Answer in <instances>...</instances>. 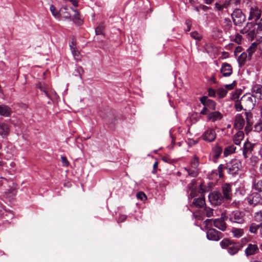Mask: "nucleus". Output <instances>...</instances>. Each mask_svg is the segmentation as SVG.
I'll return each instance as SVG.
<instances>
[{"mask_svg": "<svg viewBox=\"0 0 262 262\" xmlns=\"http://www.w3.org/2000/svg\"><path fill=\"white\" fill-rule=\"evenodd\" d=\"M243 51V48L240 46H237L235 47V49L234 51V54L235 56H237V54L242 52Z\"/></svg>", "mask_w": 262, "mask_h": 262, "instance_id": "obj_52", "label": "nucleus"}, {"mask_svg": "<svg viewBox=\"0 0 262 262\" xmlns=\"http://www.w3.org/2000/svg\"><path fill=\"white\" fill-rule=\"evenodd\" d=\"M227 219L225 213H222L220 218L216 219L213 221V225L216 228L224 231L227 228V224L225 222V219Z\"/></svg>", "mask_w": 262, "mask_h": 262, "instance_id": "obj_9", "label": "nucleus"}, {"mask_svg": "<svg viewBox=\"0 0 262 262\" xmlns=\"http://www.w3.org/2000/svg\"><path fill=\"white\" fill-rule=\"evenodd\" d=\"M37 88H38L41 91L44 92L48 90V86L45 83H39L37 85Z\"/></svg>", "mask_w": 262, "mask_h": 262, "instance_id": "obj_46", "label": "nucleus"}, {"mask_svg": "<svg viewBox=\"0 0 262 262\" xmlns=\"http://www.w3.org/2000/svg\"><path fill=\"white\" fill-rule=\"evenodd\" d=\"M255 145V143H252L248 140L244 143L243 147V155L245 159H247L252 154Z\"/></svg>", "mask_w": 262, "mask_h": 262, "instance_id": "obj_11", "label": "nucleus"}, {"mask_svg": "<svg viewBox=\"0 0 262 262\" xmlns=\"http://www.w3.org/2000/svg\"><path fill=\"white\" fill-rule=\"evenodd\" d=\"M216 134L213 128H208L202 135V138L203 140L211 142L215 140Z\"/></svg>", "mask_w": 262, "mask_h": 262, "instance_id": "obj_13", "label": "nucleus"}, {"mask_svg": "<svg viewBox=\"0 0 262 262\" xmlns=\"http://www.w3.org/2000/svg\"><path fill=\"white\" fill-rule=\"evenodd\" d=\"M196 182L195 180H192L191 182L188 185L187 187L189 190L193 189V187L196 185Z\"/></svg>", "mask_w": 262, "mask_h": 262, "instance_id": "obj_59", "label": "nucleus"}, {"mask_svg": "<svg viewBox=\"0 0 262 262\" xmlns=\"http://www.w3.org/2000/svg\"><path fill=\"white\" fill-rule=\"evenodd\" d=\"M261 10L256 5L250 6L249 20L254 19L255 21L258 20L261 16Z\"/></svg>", "mask_w": 262, "mask_h": 262, "instance_id": "obj_14", "label": "nucleus"}, {"mask_svg": "<svg viewBox=\"0 0 262 262\" xmlns=\"http://www.w3.org/2000/svg\"><path fill=\"white\" fill-rule=\"evenodd\" d=\"M250 161L251 163L255 164L258 161V158L255 156H252L250 158Z\"/></svg>", "mask_w": 262, "mask_h": 262, "instance_id": "obj_57", "label": "nucleus"}, {"mask_svg": "<svg viewBox=\"0 0 262 262\" xmlns=\"http://www.w3.org/2000/svg\"><path fill=\"white\" fill-rule=\"evenodd\" d=\"M240 164L236 159H233L226 164V169L229 174L234 175L236 174L240 169Z\"/></svg>", "mask_w": 262, "mask_h": 262, "instance_id": "obj_7", "label": "nucleus"}, {"mask_svg": "<svg viewBox=\"0 0 262 262\" xmlns=\"http://www.w3.org/2000/svg\"><path fill=\"white\" fill-rule=\"evenodd\" d=\"M210 113L209 110L205 106L203 108V110L201 111L200 114L203 115H207L208 116V114Z\"/></svg>", "mask_w": 262, "mask_h": 262, "instance_id": "obj_51", "label": "nucleus"}, {"mask_svg": "<svg viewBox=\"0 0 262 262\" xmlns=\"http://www.w3.org/2000/svg\"><path fill=\"white\" fill-rule=\"evenodd\" d=\"M223 237V234L213 228H210L207 232V238L209 240L218 241Z\"/></svg>", "mask_w": 262, "mask_h": 262, "instance_id": "obj_12", "label": "nucleus"}, {"mask_svg": "<svg viewBox=\"0 0 262 262\" xmlns=\"http://www.w3.org/2000/svg\"><path fill=\"white\" fill-rule=\"evenodd\" d=\"M199 8L201 9H202L205 11H206L208 10L209 9H210V7H209L207 6H205V5H200L199 6Z\"/></svg>", "mask_w": 262, "mask_h": 262, "instance_id": "obj_64", "label": "nucleus"}, {"mask_svg": "<svg viewBox=\"0 0 262 262\" xmlns=\"http://www.w3.org/2000/svg\"><path fill=\"white\" fill-rule=\"evenodd\" d=\"M191 189V190L190 193L189 198H188L189 199H190V198H191V199L193 198L195 196L196 194V190H195L194 189Z\"/></svg>", "mask_w": 262, "mask_h": 262, "instance_id": "obj_61", "label": "nucleus"}, {"mask_svg": "<svg viewBox=\"0 0 262 262\" xmlns=\"http://www.w3.org/2000/svg\"><path fill=\"white\" fill-rule=\"evenodd\" d=\"M222 151L223 149L222 147H221L219 145H216L214 147L212 148V157L215 160L217 159L220 157Z\"/></svg>", "mask_w": 262, "mask_h": 262, "instance_id": "obj_27", "label": "nucleus"}, {"mask_svg": "<svg viewBox=\"0 0 262 262\" xmlns=\"http://www.w3.org/2000/svg\"><path fill=\"white\" fill-rule=\"evenodd\" d=\"M208 96L209 97H215L216 92L214 90H213L211 88H210L208 89Z\"/></svg>", "mask_w": 262, "mask_h": 262, "instance_id": "obj_54", "label": "nucleus"}, {"mask_svg": "<svg viewBox=\"0 0 262 262\" xmlns=\"http://www.w3.org/2000/svg\"><path fill=\"white\" fill-rule=\"evenodd\" d=\"M61 160L63 166H68L69 165V162H68L67 158L64 156H62L61 157Z\"/></svg>", "mask_w": 262, "mask_h": 262, "instance_id": "obj_55", "label": "nucleus"}, {"mask_svg": "<svg viewBox=\"0 0 262 262\" xmlns=\"http://www.w3.org/2000/svg\"><path fill=\"white\" fill-rule=\"evenodd\" d=\"M245 116L246 117V123L249 125H252L253 124V114L251 111H245Z\"/></svg>", "mask_w": 262, "mask_h": 262, "instance_id": "obj_31", "label": "nucleus"}, {"mask_svg": "<svg viewBox=\"0 0 262 262\" xmlns=\"http://www.w3.org/2000/svg\"><path fill=\"white\" fill-rule=\"evenodd\" d=\"M258 252L259 248L256 244H249L245 250V253L247 256L254 255Z\"/></svg>", "mask_w": 262, "mask_h": 262, "instance_id": "obj_19", "label": "nucleus"}, {"mask_svg": "<svg viewBox=\"0 0 262 262\" xmlns=\"http://www.w3.org/2000/svg\"><path fill=\"white\" fill-rule=\"evenodd\" d=\"M242 36L239 34H237L235 36L234 41L238 45L240 44L242 39Z\"/></svg>", "mask_w": 262, "mask_h": 262, "instance_id": "obj_50", "label": "nucleus"}, {"mask_svg": "<svg viewBox=\"0 0 262 262\" xmlns=\"http://www.w3.org/2000/svg\"><path fill=\"white\" fill-rule=\"evenodd\" d=\"M190 35L193 38L195 39L200 40L201 38V35L196 31L191 32L190 33Z\"/></svg>", "mask_w": 262, "mask_h": 262, "instance_id": "obj_49", "label": "nucleus"}, {"mask_svg": "<svg viewBox=\"0 0 262 262\" xmlns=\"http://www.w3.org/2000/svg\"><path fill=\"white\" fill-rule=\"evenodd\" d=\"M222 198L226 201H231L232 197L231 186L228 183L224 184L222 187Z\"/></svg>", "mask_w": 262, "mask_h": 262, "instance_id": "obj_10", "label": "nucleus"}, {"mask_svg": "<svg viewBox=\"0 0 262 262\" xmlns=\"http://www.w3.org/2000/svg\"><path fill=\"white\" fill-rule=\"evenodd\" d=\"M250 24V23H248L246 26L249 28V29L247 30L245 28L241 31V33H247L248 39L252 40L255 37H257L256 27H255L254 26H251L249 25Z\"/></svg>", "mask_w": 262, "mask_h": 262, "instance_id": "obj_15", "label": "nucleus"}, {"mask_svg": "<svg viewBox=\"0 0 262 262\" xmlns=\"http://www.w3.org/2000/svg\"><path fill=\"white\" fill-rule=\"evenodd\" d=\"M254 131L258 133L262 131V120L254 125Z\"/></svg>", "mask_w": 262, "mask_h": 262, "instance_id": "obj_45", "label": "nucleus"}, {"mask_svg": "<svg viewBox=\"0 0 262 262\" xmlns=\"http://www.w3.org/2000/svg\"><path fill=\"white\" fill-rule=\"evenodd\" d=\"M249 205L253 207L260 205L261 194L258 192H253L249 194L246 198Z\"/></svg>", "mask_w": 262, "mask_h": 262, "instance_id": "obj_6", "label": "nucleus"}, {"mask_svg": "<svg viewBox=\"0 0 262 262\" xmlns=\"http://www.w3.org/2000/svg\"><path fill=\"white\" fill-rule=\"evenodd\" d=\"M236 82L235 81H234L232 83L229 84H226L225 85V89H227L229 90H231L234 89V86L236 85Z\"/></svg>", "mask_w": 262, "mask_h": 262, "instance_id": "obj_53", "label": "nucleus"}, {"mask_svg": "<svg viewBox=\"0 0 262 262\" xmlns=\"http://www.w3.org/2000/svg\"><path fill=\"white\" fill-rule=\"evenodd\" d=\"M231 233L234 237L238 238L244 235V231L243 229L233 228L231 229Z\"/></svg>", "mask_w": 262, "mask_h": 262, "instance_id": "obj_29", "label": "nucleus"}, {"mask_svg": "<svg viewBox=\"0 0 262 262\" xmlns=\"http://www.w3.org/2000/svg\"><path fill=\"white\" fill-rule=\"evenodd\" d=\"M126 215L123 214H120L118 217V222H123L126 219Z\"/></svg>", "mask_w": 262, "mask_h": 262, "instance_id": "obj_60", "label": "nucleus"}, {"mask_svg": "<svg viewBox=\"0 0 262 262\" xmlns=\"http://www.w3.org/2000/svg\"><path fill=\"white\" fill-rule=\"evenodd\" d=\"M241 99L242 104L244 106L245 111H251L254 108L256 100L253 96L246 94L243 95Z\"/></svg>", "mask_w": 262, "mask_h": 262, "instance_id": "obj_4", "label": "nucleus"}, {"mask_svg": "<svg viewBox=\"0 0 262 262\" xmlns=\"http://www.w3.org/2000/svg\"><path fill=\"white\" fill-rule=\"evenodd\" d=\"M223 115L219 111L211 112L208 116H207V120L214 122L216 121L220 120L223 118Z\"/></svg>", "mask_w": 262, "mask_h": 262, "instance_id": "obj_23", "label": "nucleus"}, {"mask_svg": "<svg viewBox=\"0 0 262 262\" xmlns=\"http://www.w3.org/2000/svg\"><path fill=\"white\" fill-rule=\"evenodd\" d=\"M136 196L137 199L141 201H143L144 199H146V196L145 194L142 191L138 192L136 194Z\"/></svg>", "mask_w": 262, "mask_h": 262, "instance_id": "obj_48", "label": "nucleus"}, {"mask_svg": "<svg viewBox=\"0 0 262 262\" xmlns=\"http://www.w3.org/2000/svg\"><path fill=\"white\" fill-rule=\"evenodd\" d=\"M214 210L209 207L205 206L204 208L203 213L206 216L209 217L213 216Z\"/></svg>", "mask_w": 262, "mask_h": 262, "instance_id": "obj_39", "label": "nucleus"}, {"mask_svg": "<svg viewBox=\"0 0 262 262\" xmlns=\"http://www.w3.org/2000/svg\"><path fill=\"white\" fill-rule=\"evenodd\" d=\"M190 164L193 168H197L199 165V159L196 156H194L191 161Z\"/></svg>", "mask_w": 262, "mask_h": 262, "instance_id": "obj_43", "label": "nucleus"}, {"mask_svg": "<svg viewBox=\"0 0 262 262\" xmlns=\"http://www.w3.org/2000/svg\"><path fill=\"white\" fill-rule=\"evenodd\" d=\"M234 47V44L233 43H230L227 46H226L225 48L226 50H231Z\"/></svg>", "mask_w": 262, "mask_h": 262, "instance_id": "obj_63", "label": "nucleus"}, {"mask_svg": "<svg viewBox=\"0 0 262 262\" xmlns=\"http://www.w3.org/2000/svg\"><path fill=\"white\" fill-rule=\"evenodd\" d=\"M223 24H224L223 28H224V30L226 31H229L232 28V22H231V20L230 19V18H225L224 19Z\"/></svg>", "mask_w": 262, "mask_h": 262, "instance_id": "obj_32", "label": "nucleus"}, {"mask_svg": "<svg viewBox=\"0 0 262 262\" xmlns=\"http://www.w3.org/2000/svg\"><path fill=\"white\" fill-rule=\"evenodd\" d=\"M249 25L256 27L257 37L262 39V24L250 23Z\"/></svg>", "mask_w": 262, "mask_h": 262, "instance_id": "obj_33", "label": "nucleus"}, {"mask_svg": "<svg viewBox=\"0 0 262 262\" xmlns=\"http://www.w3.org/2000/svg\"><path fill=\"white\" fill-rule=\"evenodd\" d=\"M235 107L237 111H241L242 110H244V106L242 104L241 99L239 101H236L235 103Z\"/></svg>", "mask_w": 262, "mask_h": 262, "instance_id": "obj_44", "label": "nucleus"}, {"mask_svg": "<svg viewBox=\"0 0 262 262\" xmlns=\"http://www.w3.org/2000/svg\"><path fill=\"white\" fill-rule=\"evenodd\" d=\"M184 169L188 172V175L191 177H196L198 174V171L196 170H193L188 168H185Z\"/></svg>", "mask_w": 262, "mask_h": 262, "instance_id": "obj_42", "label": "nucleus"}, {"mask_svg": "<svg viewBox=\"0 0 262 262\" xmlns=\"http://www.w3.org/2000/svg\"><path fill=\"white\" fill-rule=\"evenodd\" d=\"M244 137V134L243 131L237 132L233 137L234 143L237 145H239L241 141L243 140Z\"/></svg>", "mask_w": 262, "mask_h": 262, "instance_id": "obj_28", "label": "nucleus"}, {"mask_svg": "<svg viewBox=\"0 0 262 262\" xmlns=\"http://www.w3.org/2000/svg\"><path fill=\"white\" fill-rule=\"evenodd\" d=\"M11 113L12 110L10 107L5 104L0 105V115L4 117H9Z\"/></svg>", "mask_w": 262, "mask_h": 262, "instance_id": "obj_26", "label": "nucleus"}, {"mask_svg": "<svg viewBox=\"0 0 262 262\" xmlns=\"http://www.w3.org/2000/svg\"><path fill=\"white\" fill-rule=\"evenodd\" d=\"M50 11L52 14V15L55 17H57V18H59L60 17V14H59V11H58L57 10H56L55 7L52 5L50 6Z\"/></svg>", "mask_w": 262, "mask_h": 262, "instance_id": "obj_41", "label": "nucleus"}, {"mask_svg": "<svg viewBox=\"0 0 262 262\" xmlns=\"http://www.w3.org/2000/svg\"><path fill=\"white\" fill-rule=\"evenodd\" d=\"M223 248H227L231 255L235 254L241 249L242 246L239 243H232L229 239L225 238L220 242Z\"/></svg>", "mask_w": 262, "mask_h": 262, "instance_id": "obj_2", "label": "nucleus"}, {"mask_svg": "<svg viewBox=\"0 0 262 262\" xmlns=\"http://www.w3.org/2000/svg\"><path fill=\"white\" fill-rule=\"evenodd\" d=\"M261 228V225L259 224H256L254 223H252L250 224L249 227V231L251 233L256 234L257 230Z\"/></svg>", "mask_w": 262, "mask_h": 262, "instance_id": "obj_35", "label": "nucleus"}, {"mask_svg": "<svg viewBox=\"0 0 262 262\" xmlns=\"http://www.w3.org/2000/svg\"><path fill=\"white\" fill-rule=\"evenodd\" d=\"M252 93L254 98L262 99V85L260 84H255L252 88Z\"/></svg>", "mask_w": 262, "mask_h": 262, "instance_id": "obj_20", "label": "nucleus"}, {"mask_svg": "<svg viewBox=\"0 0 262 262\" xmlns=\"http://www.w3.org/2000/svg\"><path fill=\"white\" fill-rule=\"evenodd\" d=\"M233 22L235 26H241L246 20V16L239 9H235L231 14Z\"/></svg>", "mask_w": 262, "mask_h": 262, "instance_id": "obj_5", "label": "nucleus"}, {"mask_svg": "<svg viewBox=\"0 0 262 262\" xmlns=\"http://www.w3.org/2000/svg\"><path fill=\"white\" fill-rule=\"evenodd\" d=\"M162 160L166 162V163H171L172 162V160L171 159L169 156H164L162 158Z\"/></svg>", "mask_w": 262, "mask_h": 262, "instance_id": "obj_56", "label": "nucleus"}, {"mask_svg": "<svg viewBox=\"0 0 262 262\" xmlns=\"http://www.w3.org/2000/svg\"><path fill=\"white\" fill-rule=\"evenodd\" d=\"M205 204V200L204 196L201 195L198 198L194 199L192 204L190 205L191 207H195L197 208H201Z\"/></svg>", "mask_w": 262, "mask_h": 262, "instance_id": "obj_25", "label": "nucleus"}, {"mask_svg": "<svg viewBox=\"0 0 262 262\" xmlns=\"http://www.w3.org/2000/svg\"><path fill=\"white\" fill-rule=\"evenodd\" d=\"M245 124V121L241 115H237L234 121V126L237 129H242Z\"/></svg>", "mask_w": 262, "mask_h": 262, "instance_id": "obj_24", "label": "nucleus"}, {"mask_svg": "<svg viewBox=\"0 0 262 262\" xmlns=\"http://www.w3.org/2000/svg\"><path fill=\"white\" fill-rule=\"evenodd\" d=\"M225 166L226 165H224L223 164H220L219 166L217 168V171L220 178H222L223 177V170L224 169H226V168L225 167Z\"/></svg>", "mask_w": 262, "mask_h": 262, "instance_id": "obj_47", "label": "nucleus"}, {"mask_svg": "<svg viewBox=\"0 0 262 262\" xmlns=\"http://www.w3.org/2000/svg\"><path fill=\"white\" fill-rule=\"evenodd\" d=\"M200 102L209 110H215L216 108V103L212 100L208 98L207 96H203L200 98Z\"/></svg>", "mask_w": 262, "mask_h": 262, "instance_id": "obj_17", "label": "nucleus"}, {"mask_svg": "<svg viewBox=\"0 0 262 262\" xmlns=\"http://www.w3.org/2000/svg\"><path fill=\"white\" fill-rule=\"evenodd\" d=\"M158 166V162L157 161L155 162L153 165V170L152 172L153 173H156L157 172V168Z\"/></svg>", "mask_w": 262, "mask_h": 262, "instance_id": "obj_62", "label": "nucleus"}, {"mask_svg": "<svg viewBox=\"0 0 262 262\" xmlns=\"http://www.w3.org/2000/svg\"><path fill=\"white\" fill-rule=\"evenodd\" d=\"M252 43L255 44V56L257 58V61L262 62V39L261 40L257 39Z\"/></svg>", "mask_w": 262, "mask_h": 262, "instance_id": "obj_16", "label": "nucleus"}, {"mask_svg": "<svg viewBox=\"0 0 262 262\" xmlns=\"http://www.w3.org/2000/svg\"><path fill=\"white\" fill-rule=\"evenodd\" d=\"M227 219L231 223L242 224L245 222V213L239 210L233 211L227 216Z\"/></svg>", "mask_w": 262, "mask_h": 262, "instance_id": "obj_3", "label": "nucleus"}, {"mask_svg": "<svg viewBox=\"0 0 262 262\" xmlns=\"http://www.w3.org/2000/svg\"><path fill=\"white\" fill-rule=\"evenodd\" d=\"M215 8L219 10V11H223V9L225 8V6L224 5H221L218 3H215Z\"/></svg>", "mask_w": 262, "mask_h": 262, "instance_id": "obj_58", "label": "nucleus"}, {"mask_svg": "<svg viewBox=\"0 0 262 262\" xmlns=\"http://www.w3.org/2000/svg\"><path fill=\"white\" fill-rule=\"evenodd\" d=\"M216 94L220 98H222L226 96L227 90L223 88H221L217 89Z\"/></svg>", "mask_w": 262, "mask_h": 262, "instance_id": "obj_38", "label": "nucleus"}, {"mask_svg": "<svg viewBox=\"0 0 262 262\" xmlns=\"http://www.w3.org/2000/svg\"><path fill=\"white\" fill-rule=\"evenodd\" d=\"M70 47L74 58L76 59H79L80 58V52L77 50L76 47L70 45Z\"/></svg>", "mask_w": 262, "mask_h": 262, "instance_id": "obj_36", "label": "nucleus"}, {"mask_svg": "<svg viewBox=\"0 0 262 262\" xmlns=\"http://www.w3.org/2000/svg\"><path fill=\"white\" fill-rule=\"evenodd\" d=\"M255 47L254 43H251L247 48L246 51L243 52L241 55L238 56L237 61L240 67L243 66L247 60L257 61V58L255 56Z\"/></svg>", "mask_w": 262, "mask_h": 262, "instance_id": "obj_1", "label": "nucleus"}, {"mask_svg": "<svg viewBox=\"0 0 262 262\" xmlns=\"http://www.w3.org/2000/svg\"><path fill=\"white\" fill-rule=\"evenodd\" d=\"M104 29V26L103 23L100 24L95 29V33L97 35H104L103 30Z\"/></svg>", "mask_w": 262, "mask_h": 262, "instance_id": "obj_40", "label": "nucleus"}, {"mask_svg": "<svg viewBox=\"0 0 262 262\" xmlns=\"http://www.w3.org/2000/svg\"><path fill=\"white\" fill-rule=\"evenodd\" d=\"M9 125L5 122H0V136L5 138L9 135Z\"/></svg>", "mask_w": 262, "mask_h": 262, "instance_id": "obj_22", "label": "nucleus"}, {"mask_svg": "<svg viewBox=\"0 0 262 262\" xmlns=\"http://www.w3.org/2000/svg\"><path fill=\"white\" fill-rule=\"evenodd\" d=\"M236 147L234 145H230L227 146L224 149V157H227L229 155L235 152Z\"/></svg>", "mask_w": 262, "mask_h": 262, "instance_id": "obj_30", "label": "nucleus"}, {"mask_svg": "<svg viewBox=\"0 0 262 262\" xmlns=\"http://www.w3.org/2000/svg\"><path fill=\"white\" fill-rule=\"evenodd\" d=\"M60 17H62L65 19H70L71 14L67 11L66 8H61L59 11Z\"/></svg>", "mask_w": 262, "mask_h": 262, "instance_id": "obj_34", "label": "nucleus"}, {"mask_svg": "<svg viewBox=\"0 0 262 262\" xmlns=\"http://www.w3.org/2000/svg\"><path fill=\"white\" fill-rule=\"evenodd\" d=\"M210 203L214 205H219L224 202L222 198V194L219 191H213L210 193L208 196Z\"/></svg>", "mask_w": 262, "mask_h": 262, "instance_id": "obj_8", "label": "nucleus"}, {"mask_svg": "<svg viewBox=\"0 0 262 262\" xmlns=\"http://www.w3.org/2000/svg\"><path fill=\"white\" fill-rule=\"evenodd\" d=\"M254 221L259 223L261 226L262 225V211H259L255 212L254 216Z\"/></svg>", "mask_w": 262, "mask_h": 262, "instance_id": "obj_37", "label": "nucleus"}, {"mask_svg": "<svg viewBox=\"0 0 262 262\" xmlns=\"http://www.w3.org/2000/svg\"><path fill=\"white\" fill-rule=\"evenodd\" d=\"M252 189L262 195V179H254L252 181Z\"/></svg>", "mask_w": 262, "mask_h": 262, "instance_id": "obj_21", "label": "nucleus"}, {"mask_svg": "<svg viewBox=\"0 0 262 262\" xmlns=\"http://www.w3.org/2000/svg\"><path fill=\"white\" fill-rule=\"evenodd\" d=\"M220 71L223 76L228 77L232 74L233 70L230 64L224 62L221 66Z\"/></svg>", "mask_w": 262, "mask_h": 262, "instance_id": "obj_18", "label": "nucleus"}]
</instances>
